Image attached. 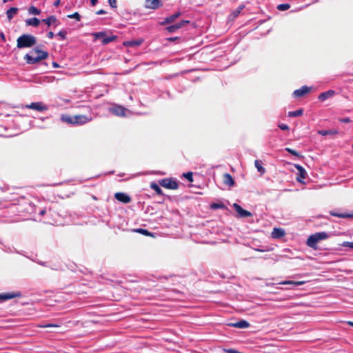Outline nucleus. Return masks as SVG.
Wrapping results in <instances>:
<instances>
[{
  "label": "nucleus",
  "mask_w": 353,
  "mask_h": 353,
  "mask_svg": "<svg viewBox=\"0 0 353 353\" xmlns=\"http://www.w3.org/2000/svg\"><path fill=\"white\" fill-rule=\"evenodd\" d=\"M37 43V39L34 36L29 34H23L19 37L17 40V47L19 49L31 48Z\"/></svg>",
  "instance_id": "nucleus-1"
},
{
  "label": "nucleus",
  "mask_w": 353,
  "mask_h": 353,
  "mask_svg": "<svg viewBox=\"0 0 353 353\" xmlns=\"http://www.w3.org/2000/svg\"><path fill=\"white\" fill-rule=\"evenodd\" d=\"M329 236L325 232H316L309 236L306 244L308 247L316 250L317 248V243L321 240L327 239Z\"/></svg>",
  "instance_id": "nucleus-2"
},
{
  "label": "nucleus",
  "mask_w": 353,
  "mask_h": 353,
  "mask_svg": "<svg viewBox=\"0 0 353 353\" xmlns=\"http://www.w3.org/2000/svg\"><path fill=\"white\" fill-rule=\"evenodd\" d=\"M161 185H162L164 188L171 189V190H176L179 188L178 183L176 180H174L172 179L166 178L163 179L160 181Z\"/></svg>",
  "instance_id": "nucleus-3"
},
{
  "label": "nucleus",
  "mask_w": 353,
  "mask_h": 353,
  "mask_svg": "<svg viewBox=\"0 0 353 353\" xmlns=\"http://www.w3.org/2000/svg\"><path fill=\"white\" fill-rule=\"evenodd\" d=\"M46 59V54H43L41 57H38L37 55L34 57L30 54L28 53L24 56V59L26 61V63L28 64H35L39 62L41 60Z\"/></svg>",
  "instance_id": "nucleus-4"
},
{
  "label": "nucleus",
  "mask_w": 353,
  "mask_h": 353,
  "mask_svg": "<svg viewBox=\"0 0 353 353\" xmlns=\"http://www.w3.org/2000/svg\"><path fill=\"white\" fill-rule=\"evenodd\" d=\"M26 108L34 110L39 112L46 111L48 109V106L43 102H33L26 105Z\"/></svg>",
  "instance_id": "nucleus-5"
},
{
  "label": "nucleus",
  "mask_w": 353,
  "mask_h": 353,
  "mask_svg": "<svg viewBox=\"0 0 353 353\" xmlns=\"http://www.w3.org/2000/svg\"><path fill=\"white\" fill-rule=\"evenodd\" d=\"M126 109L119 105H113L109 108V111L115 116L122 117L125 115Z\"/></svg>",
  "instance_id": "nucleus-6"
},
{
  "label": "nucleus",
  "mask_w": 353,
  "mask_h": 353,
  "mask_svg": "<svg viewBox=\"0 0 353 353\" xmlns=\"http://www.w3.org/2000/svg\"><path fill=\"white\" fill-rule=\"evenodd\" d=\"M296 168L298 170L296 180L297 181L303 183V180L306 179L307 174L305 170L300 165H295Z\"/></svg>",
  "instance_id": "nucleus-7"
},
{
  "label": "nucleus",
  "mask_w": 353,
  "mask_h": 353,
  "mask_svg": "<svg viewBox=\"0 0 353 353\" xmlns=\"http://www.w3.org/2000/svg\"><path fill=\"white\" fill-rule=\"evenodd\" d=\"M21 296V293L20 292H6L0 294V301H3L6 300L20 297Z\"/></svg>",
  "instance_id": "nucleus-8"
},
{
  "label": "nucleus",
  "mask_w": 353,
  "mask_h": 353,
  "mask_svg": "<svg viewBox=\"0 0 353 353\" xmlns=\"http://www.w3.org/2000/svg\"><path fill=\"white\" fill-rule=\"evenodd\" d=\"M233 208L235 210V211L239 214V216L240 217L244 218V217H248L252 216V213L249 211H247L244 209H243L239 204L234 203Z\"/></svg>",
  "instance_id": "nucleus-9"
},
{
  "label": "nucleus",
  "mask_w": 353,
  "mask_h": 353,
  "mask_svg": "<svg viewBox=\"0 0 353 353\" xmlns=\"http://www.w3.org/2000/svg\"><path fill=\"white\" fill-rule=\"evenodd\" d=\"M312 88L306 85L302 86L300 89H297L294 91L293 97L299 98L303 97L304 94L308 93L311 90Z\"/></svg>",
  "instance_id": "nucleus-10"
},
{
  "label": "nucleus",
  "mask_w": 353,
  "mask_h": 353,
  "mask_svg": "<svg viewBox=\"0 0 353 353\" xmlns=\"http://www.w3.org/2000/svg\"><path fill=\"white\" fill-rule=\"evenodd\" d=\"M189 21H186V20H182L179 23H176L174 24H172V25H170L169 26H168L166 28V30L169 32H175L176 30H179L181 28H182L185 24H187V23H189Z\"/></svg>",
  "instance_id": "nucleus-11"
},
{
  "label": "nucleus",
  "mask_w": 353,
  "mask_h": 353,
  "mask_svg": "<svg viewBox=\"0 0 353 353\" xmlns=\"http://www.w3.org/2000/svg\"><path fill=\"white\" fill-rule=\"evenodd\" d=\"M74 125H83L90 121V118L85 115L73 116Z\"/></svg>",
  "instance_id": "nucleus-12"
},
{
  "label": "nucleus",
  "mask_w": 353,
  "mask_h": 353,
  "mask_svg": "<svg viewBox=\"0 0 353 353\" xmlns=\"http://www.w3.org/2000/svg\"><path fill=\"white\" fill-rule=\"evenodd\" d=\"M114 198L120 202L123 203H128L131 201V198L129 195L123 192H117L114 194Z\"/></svg>",
  "instance_id": "nucleus-13"
},
{
  "label": "nucleus",
  "mask_w": 353,
  "mask_h": 353,
  "mask_svg": "<svg viewBox=\"0 0 353 353\" xmlns=\"http://www.w3.org/2000/svg\"><path fill=\"white\" fill-rule=\"evenodd\" d=\"M181 12H177L170 16L165 17L163 21L161 22V25H165L173 23L178 17L181 16Z\"/></svg>",
  "instance_id": "nucleus-14"
},
{
  "label": "nucleus",
  "mask_w": 353,
  "mask_h": 353,
  "mask_svg": "<svg viewBox=\"0 0 353 353\" xmlns=\"http://www.w3.org/2000/svg\"><path fill=\"white\" fill-rule=\"evenodd\" d=\"M335 93L336 92L334 90H330L326 92H323L321 93L319 95L318 99L321 101H325V100L332 97L335 94Z\"/></svg>",
  "instance_id": "nucleus-15"
},
{
  "label": "nucleus",
  "mask_w": 353,
  "mask_h": 353,
  "mask_svg": "<svg viewBox=\"0 0 353 353\" xmlns=\"http://www.w3.org/2000/svg\"><path fill=\"white\" fill-rule=\"evenodd\" d=\"M230 325L233 327L243 329L249 327L250 325L247 321L241 320L236 323H230Z\"/></svg>",
  "instance_id": "nucleus-16"
},
{
  "label": "nucleus",
  "mask_w": 353,
  "mask_h": 353,
  "mask_svg": "<svg viewBox=\"0 0 353 353\" xmlns=\"http://www.w3.org/2000/svg\"><path fill=\"white\" fill-rule=\"evenodd\" d=\"M330 214L333 216H336V217L343 218V219L353 218V212L352 213H347V212L338 213V212H336L335 211L332 210L330 212Z\"/></svg>",
  "instance_id": "nucleus-17"
},
{
  "label": "nucleus",
  "mask_w": 353,
  "mask_h": 353,
  "mask_svg": "<svg viewBox=\"0 0 353 353\" xmlns=\"http://www.w3.org/2000/svg\"><path fill=\"white\" fill-rule=\"evenodd\" d=\"M223 181L224 184H225L228 186H232L234 184V181L232 176L228 173L223 174Z\"/></svg>",
  "instance_id": "nucleus-18"
},
{
  "label": "nucleus",
  "mask_w": 353,
  "mask_h": 353,
  "mask_svg": "<svg viewBox=\"0 0 353 353\" xmlns=\"http://www.w3.org/2000/svg\"><path fill=\"white\" fill-rule=\"evenodd\" d=\"M147 7L151 9H157L160 6V0H146Z\"/></svg>",
  "instance_id": "nucleus-19"
},
{
  "label": "nucleus",
  "mask_w": 353,
  "mask_h": 353,
  "mask_svg": "<svg viewBox=\"0 0 353 353\" xmlns=\"http://www.w3.org/2000/svg\"><path fill=\"white\" fill-rule=\"evenodd\" d=\"M284 235H285V232H284L283 230L280 229V228H274V230L272 232V237L276 238V239L282 238L283 236H284Z\"/></svg>",
  "instance_id": "nucleus-20"
},
{
  "label": "nucleus",
  "mask_w": 353,
  "mask_h": 353,
  "mask_svg": "<svg viewBox=\"0 0 353 353\" xmlns=\"http://www.w3.org/2000/svg\"><path fill=\"white\" fill-rule=\"evenodd\" d=\"M40 23V20L36 17L30 18L26 20V24L27 26H32L34 27H37Z\"/></svg>",
  "instance_id": "nucleus-21"
},
{
  "label": "nucleus",
  "mask_w": 353,
  "mask_h": 353,
  "mask_svg": "<svg viewBox=\"0 0 353 353\" xmlns=\"http://www.w3.org/2000/svg\"><path fill=\"white\" fill-rule=\"evenodd\" d=\"M18 8H10L6 11L7 18L9 21H10L14 16L17 13Z\"/></svg>",
  "instance_id": "nucleus-22"
},
{
  "label": "nucleus",
  "mask_w": 353,
  "mask_h": 353,
  "mask_svg": "<svg viewBox=\"0 0 353 353\" xmlns=\"http://www.w3.org/2000/svg\"><path fill=\"white\" fill-rule=\"evenodd\" d=\"M61 120L63 122L74 125L73 116H70L68 114H62L61 117Z\"/></svg>",
  "instance_id": "nucleus-23"
},
{
  "label": "nucleus",
  "mask_w": 353,
  "mask_h": 353,
  "mask_svg": "<svg viewBox=\"0 0 353 353\" xmlns=\"http://www.w3.org/2000/svg\"><path fill=\"white\" fill-rule=\"evenodd\" d=\"M57 19L55 16L51 15L47 19H43V22H44L48 26H50L52 24L55 23Z\"/></svg>",
  "instance_id": "nucleus-24"
},
{
  "label": "nucleus",
  "mask_w": 353,
  "mask_h": 353,
  "mask_svg": "<svg viewBox=\"0 0 353 353\" xmlns=\"http://www.w3.org/2000/svg\"><path fill=\"white\" fill-rule=\"evenodd\" d=\"M210 208L212 210H226L227 207L223 203H212L210 204Z\"/></svg>",
  "instance_id": "nucleus-25"
},
{
  "label": "nucleus",
  "mask_w": 353,
  "mask_h": 353,
  "mask_svg": "<svg viewBox=\"0 0 353 353\" xmlns=\"http://www.w3.org/2000/svg\"><path fill=\"white\" fill-rule=\"evenodd\" d=\"M142 40H132L128 41L125 43V45L129 47H137L142 43Z\"/></svg>",
  "instance_id": "nucleus-26"
},
{
  "label": "nucleus",
  "mask_w": 353,
  "mask_h": 353,
  "mask_svg": "<svg viewBox=\"0 0 353 353\" xmlns=\"http://www.w3.org/2000/svg\"><path fill=\"white\" fill-rule=\"evenodd\" d=\"M303 114V109H299L295 111H291L288 112V117H300Z\"/></svg>",
  "instance_id": "nucleus-27"
},
{
  "label": "nucleus",
  "mask_w": 353,
  "mask_h": 353,
  "mask_svg": "<svg viewBox=\"0 0 353 353\" xmlns=\"http://www.w3.org/2000/svg\"><path fill=\"white\" fill-rule=\"evenodd\" d=\"M254 165L257 169L258 172L261 174H264L265 172V169L261 165V161L259 160H255Z\"/></svg>",
  "instance_id": "nucleus-28"
},
{
  "label": "nucleus",
  "mask_w": 353,
  "mask_h": 353,
  "mask_svg": "<svg viewBox=\"0 0 353 353\" xmlns=\"http://www.w3.org/2000/svg\"><path fill=\"white\" fill-rule=\"evenodd\" d=\"M31 54L37 53L38 57H41L43 54H46V59L48 57L49 54L46 51L39 50L37 48L33 49L31 52Z\"/></svg>",
  "instance_id": "nucleus-29"
},
{
  "label": "nucleus",
  "mask_w": 353,
  "mask_h": 353,
  "mask_svg": "<svg viewBox=\"0 0 353 353\" xmlns=\"http://www.w3.org/2000/svg\"><path fill=\"white\" fill-rule=\"evenodd\" d=\"M303 283L304 282H303V281H293L288 280V281H284L283 282H281L280 283L282 285H294L296 286H299V285H302Z\"/></svg>",
  "instance_id": "nucleus-30"
},
{
  "label": "nucleus",
  "mask_w": 353,
  "mask_h": 353,
  "mask_svg": "<svg viewBox=\"0 0 353 353\" xmlns=\"http://www.w3.org/2000/svg\"><path fill=\"white\" fill-rule=\"evenodd\" d=\"M150 188L156 192V193L159 195H161L163 194L162 190L160 187L155 183H152L150 185Z\"/></svg>",
  "instance_id": "nucleus-31"
},
{
  "label": "nucleus",
  "mask_w": 353,
  "mask_h": 353,
  "mask_svg": "<svg viewBox=\"0 0 353 353\" xmlns=\"http://www.w3.org/2000/svg\"><path fill=\"white\" fill-rule=\"evenodd\" d=\"M245 6L243 4H241L239 7L232 12V15L234 17H236L239 15L241 11L244 9Z\"/></svg>",
  "instance_id": "nucleus-32"
},
{
  "label": "nucleus",
  "mask_w": 353,
  "mask_h": 353,
  "mask_svg": "<svg viewBox=\"0 0 353 353\" xmlns=\"http://www.w3.org/2000/svg\"><path fill=\"white\" fill-rule=\"evenodd\" d=\"M115 39H116L115 36L107 37L105 35L104 38L102 39V43L104 45L108 44V43L113 41L114 40H115Z\"/></svg>",
  "instance_id": "nucleus-33"
},
{
  "label": "nucleus",
  "mask_w": 353,
  "mask_h": 353,
  "mask_svg": "<svg viewBox=\"0 0 353 353\" xmlns=\"http://www.w3.org/2000/svg\"><path fill=\"white\" fill-rule=\"evenodd\" d=\"M28 12L30 14L39 15L41 13V10L34 6H31L28 9Z\"/></svg>",
  "instance_id": "nucleus-34"
},
{
  "label": "nucleus",
  "mask_w": 353,
  "mask_h": 353,
  "mask_svg": "<svg viewBox=\"0 0 353 353\" xmlns=\"http://www.w3.org/2000/svg\"><path fill=\"white\" fill-rule=\"evenodd\" d=\"M276 8L280 11H285L290 8V5L288 3H281L278 5Z\"/></svg>",
  "instance_id": "nucleus-35"
},
{
  "label": "nucleus",
  "mask_w": 353,
  "mask_h": 353,
  "mask_svg": "<svg viewBox=\"0 0 353 353\" xmlns=\"http://www.w3.org/2000/svg\"><path fill=\"white\" fill-rule=\"evenodd\" d=\"M68 17L70 19H75L77 21H80L81 19V16L78 12H74L72 14L68 15Z\"/></svg>",
  "instance_id": "nucleus-36"
},
{
  "label": "nucleus",
  "mask_w": 353,
  "mask_h": 353,
  "mask_svg": "<svg viewBox=\"0 0 353 353\" xmlns=\"http://www.w3.org/2000/svg\"><path fill=\"white\" fill-rule=\"evenodd\" d=\"M105 33L103 32H95L93 34V36L94 37V38L96 39H103L104 37H105Z\"/></svg>",
  "instance_id": "nucleus-37"
},
{
  "label": "nucleus",
  "mask_w": 353,
  "mask_h": 353,
  "mask_svg": "<svg viewBox=\"0 0 353 353\" xmlns=\"http://www.w3.org/2000/svg\"><path fill=\"white\" fill-rule=\"evenodd\" d=\"M336 133V130H322L320 132V134H321L322 135L334 134Z\"/></svg>",
  "instance_id": "nucleus-38"
},
{
  "label": "nucleus",
  "mask_w": 353,
  "mask_h": 353,
  "mask_svg": "<svg viewBox=\"0 0 353 353\" xmlns=\"http://www.w3.org/2000/svg\"><path fill=\"white\" fill-rule=\"evenodd\" d=\"M66 34H67V31L66 30H60L58 33H57V35L59 37H61V39H65L66 38Z\"/></svg>",
  "instance_id": "nucleus-39"
},
{
  "label": "nucleus",
  "mask_w": 353,
  "mask_h": 353,
  "mask_svg": "<svg viewBox=\"0 0 353 353\" xmlns=\"http://www.w3.org/2000/svg\"><path fill=\"white\" fill-rule=\"evenodd\" d=\"M285 150L287 152H288L289 153H290L291 154L294 155V156H296V157H299L300 156L299 153L298 152H296V150H292L291 148H286Z\"/></svg>",
  "instance_id": "nucleus-40"
},
{
  "label": "nucleus",
  "mask_w": 353,
  "mask_h": 353,
  "mask_svg": "<svg viewBox=\"0 0 353 353\" xmlns=\"http://www.w3.org/2000/svg\"><path fill=\"white\" fill-rule=\"evenodd\" d=\"M183 176L188 180V181H190V182H192L193 181L192 173V172H188L187 173H184Z\"/></svg>",
  "instance_id": "nucleus-41"
},
{
  "label": "nucleus",
  "mask_w": 353,
  "mask_h": 353,
  "mask_svg": "<svg viewBox=\"0 0 353 353\" xmlns=\"http://www.w3.org/2000/svg\"><path fill=\"white\" fill-rule=\"evenodd\" d=\"M341 245L353 250V242L345 241L341 244Z\"/></svg>",
  "instance_id": "nucleus-42"
},
{
  "label": "nucleus",
  "mask_w": 353,
  "mask_h": 353,
  "mask_svg": "<svg viewBox=\"0 0 353 353\" xmlns=\"http://www.w3.org/2000/svg\"><path fill=\"white\" fill-rule=\"evenodd\" d=\"M41 327H59V325L54 323H48L41 325Z\"/></svg>",
  "instance_id": "nucleus-43"
},
{
  "label": "nucleus",
  "mask_w": 353,
  "mask_h": 353,
  "mask_svg": "<svg viewBox=\"0 0 353 353\" xmlns=\"http://www.w3.org/2000/svg\"><path fill=\"white\" fill-rule=\"evenodd\" d=\"M137 232L139 233H141V234H146V235L150 234V232L147 230L142 229V228L137 229Z\"/></svg>",
  "instance_id": "nucleus-44"
},
{
  "label": "nucleus",
  "mask_w": 353,
  "mask_h": 353,
  "mask_svg": "<svg viewBox=\"0 0 353 353\" xmlns=\"http://www.w3.org/2000/svg\"><path fill=\"white\" fill-rule=\"evenodd\" d=\"M339 121L341 123H348L351 122V120L349 117H345L339 119Z\"/></svg>",
  "instance_id": "nucleus-45"
},
{
  "label": "nucleus",
  "mask_w": 353,
  "mask_h": 353,
  "mask_svg": "<svg viewBox=\"0 0 353 353\" xmlns=\"http://www.w3.org/2000/svg\"><path fill=\"white\" fill-rule=\"evenodd\" d=\"M224 351L226 353H241V352H240L238 350H234V349H224Z\"/></svg>",
  "instance_id": "nucleus-46"
},
{
  "label": "nucleus",
  "mask_w": 353,
  "mask_h": 353,
  "mask_svg": "<svg viewBox=\"0 0 353 353\" xmlns=\"http://www.w3.org/2000/svg\"><path fill=\"white\" fill-rule=\"evenodd\" d=\"M108 1H109V3H110V6L112 8H117V1H116V0H108Z\"/></svg>",
  "instance_id": "nucleus-47"
},
{
  "label": "nucleus",
  "mask_w": 353,
  "mask_h": 353,
  "mask_svg": "<svg viewBox=\"0 0 353 353\" xmlns=\"http://www.w3.org/2000/svg\"><path fill=\"white\" fill-rule=\"evenodd\" d=\"M279 127L282 130H287L289 129L288 125L287 124H284V123L279 125Z\"/></svg>",
  "instance_id": "nucleus-48"
},
{
  "label": "nucleus",
  "mask_w": 353,
  "mask_h": 353,
  "mask_svg": "<svg viewBox=\"0 0 353 353\" xmlns=\"http://www.w3.org/2000/svg\"><path fill=\"white\" fill-rule=\"evenodd\" d=\"M46 213V210L39 209L38 214H39V216H43Z\"/></svg>",
  "instance_id": "nucleus-49"
},
{
  "label": "nucleus",
  "mask_w": 353,
  "mask_h": 353,
  "mask_svg": "<svg viewBox=\"0 0 353 353\" xmlns=\"http://www.w3.org/2000/svg\"><path fill=\"white\" fill-rule=\"evenodd\" d=\"M105 13H106V12L103 10H99L96 12V14L98 15L104 14Z\"/></svg>",
  "instance_id": "nucleus-50"
},
{
  "label": "nucleus",
  "mask_w": 353,
  "mask_h": 353,
  "mask_svg": "<svg viewBox=\"0 0 353 353\" xmlns=\"http://www.w3.org/2000/svg\"><path fill=\"white\" fill-rule=\"evenodd\" d=\"M0 37H1V39L3 42L6 41V36H5L3 32H1L0 33Z\"/></svg>",
  "instance_id": "nucleus-51"
},
{
  "label": "nucleus",
  "mask_w": 353,
  "mask_h": 353,
  "mask_svg": "<svg viewBox=\"0 0 353 353\" xmlns=\"http://www.w3.org/2000/svg\"><path fill=\"white\" fill-rule=\"evenodd\" d=\"M47 36H48V37L49 39H52V38L54 37V32H49L48 33Z\"/></svg>",
  "instance_id": "nucleus-52"
},
{
  "label": "nucleus",
  "mask_w": 353,
  "mask_h": 353,
  "mask_svg": "<svg viewBox=\"0 0 353 353\" xmlns=\"http://www.w3.org/2000/svg\"><path fill=\"white\" fill-rule=\"evenodd\" d=\"M60 3H61V0H56V1L54 2L53 5H54V6H55V7H58V6L60 5Z\"/></svg>",
  "instance_id": "nucleus-53"
},
{
  "label": "nucleus",
  "mask_w": 353,
  "mask_h": 353,
  "mask_svg": "<svg viewBox=\"0 0 353 353\" xmlns=\"http://www.w3.org/2000/svg\"><path fill=\"white\" fill-rule=\"evenodd\" d=\"M178 39V37H170L168 39V41H174L175 40Z\"/></svg>",
  "instance_id": "nucleus-54"
},
{
  "label": "nucleus",
  "mask_w": 353,
  "mask_h": 353,
  "mask_svg": "<svg viewBox=\"0 0 353 353\" xmlns=\"http://www.w3.org/2000/svg\"><path fill=\"white\" fill-rule=\"evenodd\" d=\"M91 4L95 6L97 3V0H90Z\"/></svg>",
  "instance_id": "nucleus-55"
},
{
  "label": "nucleus",
  "mask_w": 353,
  "mask_h": 353,
  "mask_svg": "<svg viewBox=\"0 0 353 353\" xmlns=\"http://www.w3.org/2000/svg\"><path fill=\"white\" fill-rule=\"evenodd\" d=\"M37 263H39V265H43V266H46V262L37 261Z\"/></svg>",
  "instance_id": "nucleus-56"
},
{
  "label": "nucleus",
  "mask_w": 353,
  "mask_h": 353,
  "mask_svg": "<svg viewBox=\"0 0 353 353\" xmlns=\"http://www.w3.org/2000/svg\"><path fill=\"white\" fill-rule=\"evenodd\" d=\"M53 65H54V68H58L59 67V65L57 63H55V62L53 63Z\"/></svg>",
  "instance_id": "nucleus-57"
},
{
  "label": "nucleus",
  "mask_w": 353,
  "mask_h": 353,
  "mask_svg": "<svg viewBox=\"0 0 353 353\" xmlns=\"http://www.w3.org/2000/svg\"><path fill=\"white\" fill-rule=\"evenodd\" d=\"M347 323H348V325L353 327V321H348Z\"/></svg>",
  "instance_id": "nucleus-58"
},
{
  "label": "nucleus",
  "mask_w": 353,
  "mask_h": 353,
  "mask_svg": "<svg viewBox=\"0 0 353 353\" xmlns=\"http://www.w3.org/2000/svg\"><path fill=\"white\" fill-rule=\"evenodd\" d=\"M352 148H353V144H352Z\"/></svg>",
  "instance_id": "nucleus-59"
}]
</instances>
